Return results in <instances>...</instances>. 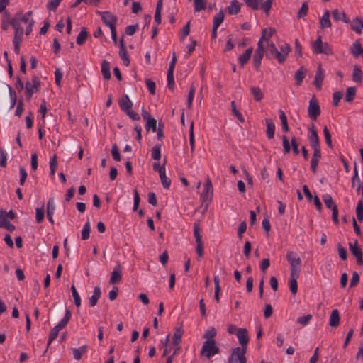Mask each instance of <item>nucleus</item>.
<instances>
[{"label":"nucleus","instance_id":"obj_1","mask_svg":"<svg viewBox=\"0 0 363 363\" xmlns=\"http://www.w3.org/2000/svg\"><path fill=\"white\" fill-rule=\"evenodd\" d=\"M70 318L71 312L69 309L66 308L64 318L51 330L49 334L47 347H49L51 342L57 337L59 331L66 327Z\"/></svg>","mask_w":363,"mask_h":363},{"label":"nucleus","instance_id":"obj_2","mask_svg":"<svg viewBox=\"0 0 363 363\" xmlns=\"http://www.w3.org/2000/svg\"><path fill=\"white\" fill-rule=\"evenodd\" d=\"M311 49L314 54H325L326 55H332L333 51L332 48L328 43H323L322 41L321 35H318L317 39L312 42Z\"/></svg>","mask_w":363,"mask_h":363},{"label":"nucleus","instance_id":"obj_3","mask_svg":"<svg viewBox=\"0 0 363 363\" xmlns=\"http://www.w3.org/2000/svg\"><path fill=\"white\" fill-rule=\"evenodd\" d=\"M245 4L251 8L252 10L257 11L259 9L263 10L266 16L269 15V11L272 6L273 0H243Z\"/></svg>","mask_w":363,"mask_h":363},{"label":"nucleus","instance_id":"obj_4","mask_svg":"<svg viewBox=\"0 0 363 363\" xmlns=\"http://www.w3.org/2000/svg\"><path fill=\"white\" fill-rule=\"evenodd\" d=\"M40 84L41 82L39 78L35 75L32 77L31 81L28 80L26 82L25 94L28 100L31 99L34 92H38L40 91Z\"/></svg>","mask_w":363,"mask_h":363},{"label":"nucleus","instance_id":"obj_5","mask_svg":"<svg viewBox=\"0 0 363 363\" xmlns=\"http://www.w3.org/2000/svg\"><path fill=\"white\" fill-rule=\"evenodd\" d=\"M246 347L240 348V347L233 349L230 356L228 359V363H246L247 358L245 357Z\"/></svg>","mask_w":363,"mask_h":363},{"label":"nucleus","instance_id":"obj_6","mask_svg":"<svg viewBox=\"0 0 363 363\" xmlns=\"http://www.w3.org/2000/svg\"><path fill=\"white\" fill-rule=\"evenodd\" d=\"M219 352V348L216 345L214 340H206L202 346L201 354H204L207 358H211Z\"/></svg>","mask_w":363,"mask_h":363},{"label":"nucleus","instance_id":"obj_7","mask_svg":"<svg viewBox=\"0 0 363 363\" xmlns=\"http://www.w3.org/2000/svg\"><path fill=\"white\" fill-rule=\"evenodd\" d=\"M96 13L101 16L103 23L109 27L110 29L116 27L118 17L110 11H96Z\"/></svg>","mask_w":363,"mask_h":363},{"label":"nucleus","instance_id":"obj_8","mask_svg":"<svg viewBox=\"0 0 363 363\" xmlns=\"http://www.w3.org/2000/svg\"><path fill=\"white\" fill-rule=\"evenodd\" d=\"M213 189L209 178L207 179L204 188L201 194L200 199L203 203L208 204L213 198Z\"/></svg>","mask_w":363,"mask_h":363},{"label":"nucleus","instance_id":"obj_9","mask_svg":"<svg viewBox=\"0 0 363 363\" xmlns=\"http://www.w3.org/2000/svg\"><path fill=\"white\" fill-rule=\"evenodd\" d=\"M286 259L290 264L291 272H297L300 270L301 259L296 252L293 251L288 252Z\"/></svg>","mask_w":363,"mask_h":363},{"label":"nucleus","instance_id":"obj_10","mask_svg":"<svg viewBox=\"0 0 363 363\" xmlns=\"http://www.w3.org/2000/svg\"><path fill=\"white\" fill-rule=\"evenodd\" d=\"M320 108L319 104L315 96H313L309 101V106L308 108V117L315 121L318 116L320 114Z\"/></svg>","mask_w":363,"mask_h":363},{"label":"nucleus","instance_id":"obj_11","mask_svg":"<svg viewBox=\"0 0 363 363\" xmlns=\"http://www.w3.org/2000/svg\"><path fill=\"white\" fill-rule=\"evenodd\" d=\"M291 50L290 46L289 44L285 43L284 45L280 47V50H277L274 54H273V58H276L279 63L282 64L284 63L287 58V56L289 55V53Z\"/></svg>","mask_w":363,"mask_h":363},{"label":"nucleus","instance_id":"obj_12","mask_svg":"<svg viewBox=\"0 0 363 363\" xmlns=\"http://www.w3.org/2000/svg\"><path fill=\"white\" fill-rule=\"evenodd\" d=\"M309 133L308 134V139L311 147L312 148L320 147V139L317 130L313 124L308 128Z\"/></svg>","mask_w":363,"mask_h":363},{"label":"nucleus","instance_id":"obj_13","mask_svg":"<svg viewBox=\"0 0 363 363\" xmlns=\"http://www.w3.org/2000/svg\"><path fill=\"white\" fill-rule=\"evenodd\" d=\"M32 15V11H29L26 12V13L23 14L21 12L16 13L14 16L13 17V26H21V23H29V21H30V16Z\"/></svg>","mask_w":363,"mask_h":363},{"label":"nucleus","instance_id":"obj_14","mask_svg":"<svg viewBox=\"0 0 363 363\" xmlns=\"http://www.w3.org/2000/svg\"><path fill=\"white\" fill-rule=\"evenodd\" d=\"M349 247L351 253L356 257L357 262L359 265L363 264V255L362 251L358 245L357 240H355L354 243H349Z\"/></svg>","mask_w":363,"mask_h":363},{"label":"nucleus","instance_id":"obj_15","mask_svg":"<svg viewBox=\"0 0 363 363\" xmlns=\"http://www.w3.org/2000/svg\"><path fill=\"white\" fill-rule=\"evenodd\" d=\"M119 48H120L119 52H118L119 56H120L121 59L122 60L123 65L125 66H128L130 63V59H129V57H128V52L126 50V48H125V45L123 38H121L119 41Z\"/></svg>","mask_w":363,"mask_h":363},{"label":"nucleus","instance_id":"obj_16","mask_svg":"<svg viewBox=\"0 0 363 363\" xmlns=\"http://www.w3.org/2000/svg\"><path fill=\"white\" fill-rule=\"evenodd\" d=\"M237 337L238 338L239 343L241 345L240 348L245 347L249 342L248 331L245 328H240L237 333Z\"/></svg>","mask_w":363,"mask_h":363},{"label":"nucleus","instance_id":"obj_17","mask_svg":"<svg viewBox=\"0 0 363 363\" xmlns=\"http://www.w3.org/2000/svg\"><path fill=\"white\" fill-rule=\"evenodd\" d=\"M55 210L54 198L50 197L47 203L46 213L48 220L51 224H54L53 214Z\"/></svg>","mask_w":363,"mask_h":363},{"label":"nucleus","instance_id":"obj_18","mask_svg":"<svg viewBox=\"0 0 363 363\" xmlns=\"http://www.w3.org/2000/svg\"><path fill=\"white\" fill-rule=\"evenodd\" d=\"M118 105L124 113L127 111H129L132 108L133 103L130 101L129 96L127 94H125L118 101Z\"/></svg>","mask_w":363,"mask_h":363},{"label":"nucleus","instance_id":"obj_19","mask_svg":"<svg viewBox=\"0 0 363 363\" xmlns=\"http://www.w3.org/2000/svg\"><path fill=\"white\" fill-rule=\"evenodd\" d=\"M298 277L299 274H291L289 279V289L293 296H295L298 291L297 279Z\"/></svg>","mask_w":363,"mask_h":363},{"label":"nucleus","instance_id":"obj_20","mask_svg":"<svg viewBox=\"0 0 363 363\" xmlns=\"http://www.w3.org/2000/svg\"><path fill=\"white\" fill-rule=\"evenodd\" d=\"M252 51L253 48L250 47L245 51V52L242 55L239 56L238 63L241 67H243L247 63V62L249 61L252 56Z\"/></svg>","mask_w":363,"mask_h":363},{"label":"nucleus","instance_id":"obj_21","mask_svg":"<svg viewBox=\"0 0 363 363\" xmlns=\"http://www.w3.org/2000/svg\"><path fill=\"white\" fill-rule=\"evenodd\" d=\"M350 53H352L354 57L362 56L363 57V48L360 43L359 40H355L352 47L350 48Z\"/></svg>","mask_w":363,"mask_h":363},{"label":"nucleus","instance_id":"obj_22","mask_svg":"<svg viewBox=\"0 0 363 363\" xmlns=\"http://www.w3.org/2000/svg\"><path fill=\"white\" fill-rule=\"evenodd\" d=\"M340 320L339 311L337 309H333L330 316V326L336 328L339 325Z\"/></svg>","mask_w":363,"mask_h":363},{"label":"nucleus","instance_id":"obj_23","mask_svg":"<svg viewBox=\"0 0 363 363\" xmlns=\"http://www.w3.org/2000/svg\"><path fill=\"white\" fill-rule=\"evenodd\" d=\"M332 16L335 21H342L345 23H349L350 18L346 16L345 12L338 9L332 11Z\"/></svg>","mask_w":363,"mask_h":363},{"label":"nucleus","instance_id":"obj_24","mask_svg":"<svg viewBox=\"0 0 363 363\" xmlns=\"http://www.w3.org/2000/svg\"><path fill=\"white\" fill-rule=\"evenodd\" d=\"M101 68L103 77L106 80H109L111 77L109 62L106 60H103L101 62Z\"/></svg>","mask_w":363,"mask_h":363},{"label":"nucleus","instance_id":"obj_25","mask_svg":"<svg viewBox=\"0 0 363 363\" xmlns=\"http://www.w3.org/2000/svg\"><path fill=\"white\" fill-rule=\"evenodd\" d=\"M351 29L357 34H361L363 31V21L360 18H356L350 25Z\"/></svg>","mask_w":363,"mask_h":363},{"label":"nucleus","instance_id":"obj_26","mask_svg":"<svg viewBox=\"0 0 363 363\" xmlns=\"http://www.w3.org/2000/svg\"><path fill=\"white\" fill-rule=\"evenodd\" d=\"M184 333V330L182 326L177 327L174 328V335H173V345L174 346H179L181 341L182 337Z\"/></svg>","mask_w":363,"mask_h":363},{"label":"nucleus","instance_id":"obj_27","mask_svg":"<svg viewBox=\"0 0 363 363\" xmlns=\"http://www.w3.org/2000/svg\"><path fill=\"white\" fill-rule=\"evenodd\" d=\"M265 121L267 125L266 135L269 139H272L274 137L275 125L272 119L267 118Z\"/></svg>","mask_w":363,"mask_h":363},{"label":"nucleus","instance_id":"obj_28","mask_svg":"<svg viewBox=\"0 0 363 363\" xmlns=\"http://www.w3.org/2000/svg\"><path fill=\"white\" fill-rule=\"evenodd\" d=\"M323 71L321 69L320 67H319L316 71L315 76V80H314V85L316 88L318 89H320L322 87V84L323 82Z\"/></svg>","mask_w":363,"mask_h":363},{"label":"nucleus","instance_id":"obj_29","mask_svg":"<svg viewBox=\"0 0 363 363\" xmlns=\"http://www.w3.org/2000/svg\"><path fill=\"white\" fill-rule=\"evenodd\" d=\"M228 13L230 15H236L240 11V4L237 0H233L227 8Z\"/></svg>","mask_w":363,"mask_h":363},{"label":"nucleus","instance_id":"obj_30","mask_svg":"<svg viewBox=\"0 0 363 363\" xmlns=\"http://www.w3.org/2000/svg\"><path fill=\"white\" fill-rule=\"evenodd\" d=\"M306 70L303 67H301L295 73L294 79L297 86H300L306 76Z\"/></svg>","mask_w":363,"mask_h":363},{"label":"nucleus","instance_id":"obj_31","mask_svg":"<svg viewBox=\"0 0 363 363\" xmlns=\"http://www.w3.org/2000/svg\"><path fill=\"white\" fill-rule=\"evenodd\" d=\"M100 296H101L100 287L96 286L94 289L92 296L89 298V306L91 307L95 306L96 305Z\"/></svg>","mask_w":363,"mask_h":363},{"label":"nucleus","instance_id":"obj_32","mask_svg":"<svg viewBox=\"0 0 363 363\" xmlns=\"http://www.w3.org/2000/svg\"><path fill=\"white\" fill-rule=\"evenodd\" d=\"M279 118L281 122L282 130L284 133H286L289 131V127L288 125L286 116L284 111L281 109L279 110Z\"/></svg>","mask_w":363,"mask_h":363},{"label":"nucleus","instance_id":"obj_33","mask_svg":"<svg viewBox=\"0 0 363 363\" xmlns=\"http://www.w3.org/2000/svg\"><path fill=\"white\" fill-rule=\"evenodd\" d=\"M89 36V32L86 28H82L79 35L77 37L76 43L79 45H82Z\"/></svg>","mask_w":363,"mask_h":363},{"label":"nucleus","instance_id":"obj_34","mask_svg":"<svg viewBox=\"0 0 363 363\" xmlns=\"http://www.w3.org/2000/svg\"><path fill=\"white\" fill-rule=\"evenodd\" d=\"M13 18H10L9 14L6 11L4 14V16L2 18L1 21V28L4 30H6L9 26H11L13 27Z\"/></svg>","mask_w":363,"mask_h":363},{"label":"nucleus","instance_id":"obj_35","mask_svg":"<svg viewBox=\"0 0 363 363\" xmlns=\"http://www.w3.org/2000/svg\"><path fill=\"white\" fill-rule=\"evenodd\" d=\"M275 44L272 41H267L266 48V57L267 59H272L273 54L277 50Z\"/></svg>","mask_w":363,"mask_h":363},{"label":"nucleus","instance_id":"obj_36","mask_svg":"<svg viewBox=\"0 0 363 363\" xmlns=\"http://www.w3.org/2000/svg\"><path fill=\"white\" fill-rule=\"evenodd\" d=\"M87 345H83L79 348L72 349L73 357L76 360H79L82 358V354L86 352Z\"/></svg>","mask_w":363,"mask_h":363},{"label":"nucleus","instance_id":"obj_37","mask_svg":"<svg viewBox=\"0 0 363 363\" xmlns=\"http://www.w3.org/2000/svg\"><path fill=\"white\" fill-rule=\"evenodd\" d=\"M320 23L323 28H330L331 22L330 21V13L328 11H325L323 16L320 19Z\"/></svg>","mask_w":363,"mask_h":363},{"label":"nucleus","instance_id":"obj_38","mask_svg":"<svg viewBox=\"0 0 363 363\" xmlns=\"http://www.w3.org/2000/svg\"><path fill=\"white\" fill-rule=\"evenodd\" d=\"M161 143H157L152 149V158L154 160L159 161L161 158Z\"/></svg>","mask_w":363,"mask_h":363},{"label":"nucleus","instance_id":"obj_39","mask_svg":"<svg viewBox=\"0 0 363 363\" xmlns=\"http://www.w3.org/2000/svg\"><path fill=\"white\" fill-rule=\"evenodd\" d=\"M356 92H357V89L355 87H354V86L348 87L346 89L345 101L348 103L352 102L355 97Z\"/></svg>","mask_w":363,"mask_h":363},{"label":"nucleus","instance_id":"obj_40","mask_svg":"<svg viewBox=\"0 0 363 363\" xmlns=\"http://www.w3.org/2000/svg\"><path fill=\"white\" fill-rule=\"evenodd\" d=\"M362 72L358 65H354L353 67L352 80L355 82H362Z\"/></svg>","mask_w":363,"mask_h":363},{"label":"nucleus","instance_id":"obj_41","mask_svg":"<svg viewBox=\"0 0 363 363\" xmlns=\"http://www.w3.org/2000/svg\"><path fill=\"white\" fill-rule=\"evenodd\" d=\"M224 13L220 10L213 18V27L218 28L224 21Z\"/></svg>","mask_w":363,"mask_h":363},{"label":"nucleus","instance_id":"obj_42","mask_svg":"<svg viewBox=\"0 0 363 363\" xmlns=\"http://www.w3.org/2000/svg\"><path fill=\"white\" fill-rule=\"evenodd\" d=\"M250 91L256 101H259L262 99L263 93L259 87L253 86L250 89Z\"/></svg>","mask_w":363,"mask_h":363},{"label":"nucleus","instance_id":"obj_43","mask_svg":"<svg viewBox=\"0 0 363 363\" xmlns=\"http://www.w3.org/2000/svg\"><path fill=\"white\" fill-rule=\"evenodd\" d=\"M163 187L168 189L171 185V180L166 175V170L159 174Z\"/></svg>","mask_w":363,"mask_h":363},{"label":"nucleus","instance_id":"obj_44","mask_svg":"<svg viewBox=\"0 0 363 363\" xmlns=\"http://www.w3.org/2000/svg\"><path fill=\"white\" fill-rule=\"evenodd\" d=\"M201 228L199 222L194 224V235L196 238V242H202V236L201 235Z\"/></svg>","mask_w":363,"mask_h":363},{"label":"nucleus","instance_id":"obj_45","mask_svg":"<svg viewBox=\"0 0 363 363\" xmlns=\"http://www.w3.org/2000/svg\"><path fill=\"white\" fill-rule=\"evenodd\" d=\"M194 11L199 12L204 10L206 6V0H194Z\"/></svg>","mask_w":363,"mask_h":363},{"label":"nucleus","instance_id":"obj_46","mask_svg":"<svg viewBox=\"0 0 363 363\" xmlns=\"http://www.w3.org/2000/svg\"><path fill=\"white\" fill-rule=\"evenodd\" d=\"M91 231L90 223L88 220L83 226L82 230V240H86L89 238V234Z\"/></svg>","mask_w":363,"mask_h":363},{"label":"nucleus","instance_id":"obj_47","mask_svg":"<svg viewBox=\"0 0 363 363\" xmlns=\"http://www.w3.org/2000/svg\"><path fill=\"white\" fill-rule=\"evenodd\" d=\"M356 215L357 220L359 222L363 221V202L362 200H359L357 202V207H356Z\"/></svg>","mask_w":363,"mask_h":363},{"label":"nucleus","instance_id":"obj_48","mask_svg":"<svg viewBox=\"0 0 363 363\" xmlns=\"http://www.w3.org/2000/svg\"><path fill=\"white\" fill-rule=\"evenodd\" d=\"M45 210L44 205L40 208H36L35 209V219L38 223H40L44 219Z\"/></svg>","mask_w":363,"mask_h":363},{"label":"nucleus","instance_id":"obj_49","mask_svg":"<svg viewBox=\"0 0 363 363\" xmlns=\"http://www.w3.org/2000/svg\"><path fill=\"white\" fill-rule=\"evenodd\" d=\"M323 201L328 208L333 209L335 204L333 203V200L330 194H324L323 196Z\"/></svg>","mask_w":363,"mask_h":363},{"label":"nucleus","instance_id":"obj_50","mask_svg":"<svg viewBox=\"0 0 363 363\" xmlns=\"http://www.w3.org/2000/svg\"><path fill=\"white\" fill-rule=\"evenodd\" d=\"M189 144L191 146V152H194V144H195V138H194V123L191 122L190 128H189Z\"/></svg>","mask_w":363,"mask_h":363},{"label":"nucleus","instance_id":"obj_51","mask_svg":"<svg viewBox=\"0 0 363 363\" xmlns=\"http://www.w3.org/2000/svg\"><path fill=\"white\" fill-rule=\"evenodd\" d=\"M274 33H275V30L272 28H264L262 31L261 38H262V39H264L265 40H268L271 37H272V35L274 34Z\"/></svg>","mask_w":363,"mask_h":363},{"label":"nucleus","instance_id":"obj_52","mask_svg":"<svg viewBox=\"0 0 363 363\" xmlns=\"http://www.w3.org/2000/svg\"><path fill=\"white\" fill-rule=\"evenodd\" d=\"M62 1V0H49L46 4L47 9L52 11H55Z\"/></svg>","mask_w":363,"mask_h":363},{"label":"nucleus","instance_id":"obj_53","mask_svg":"<svg viewBox=\"0 0 363 363\" xmlns=\"http://www.w3.org/2000/svg\"><path fill=\"white\" fill-rule=\"evenodd\" d=\"M230 106H231V108H232V111H233V115L240 122H242V123L244 122V121H245L244 117L242 116V113L237 110L235 102L234 101L231 102Z\"/></svg>","mask_w":363,"mask_h":363},{"label":"nucleus","instance_id":"obj_54","mask_svg":"<svg viewBox=\"0 0 363 363\" xmlns=\"http://www.w3.org/2000/svg\"><path fill=\"white\" fill-rule=\"evenodd\" d=\"M71 291L72 293V296H73L74 303H75L76 306L79 307L81 306V298H80V296H79L78 292L77 291V289H76L74 285H72L71 286Z\"/></svg>","mask_w":363,"mask_h":363},{"label":"nucleus","instance_id":"obj_55","mask_svg":"<svg viewBox=\"0 0 363 363\" xmlns=\"http://www.w3.org/2000/svg\"><path fill=\"white\" fill-rule=\"evenodd\" d=\"M195 92H196V88L194 84H191V86H190L188 98H187V105H188L189 108H191L192 106V101H193V99L194 97Z\"/></svg>","mask_w":363,"mask_h":363},{"label":"nucleus","instance_id":"obj_56","mask_svg":"<svg viewBox=\"0 0 363 363\" xmlns=\"http://www.w3.org/2000/svg\"><path fill=\"white\" fill-rule=\"evenodd\" d=\"M312 315L311 314H308L306 315H303V316H300L297 318V323L300 325H306L308 324V323L310 322V320L312 319Z\"/></svg>","mask_w":363,"mask_h":363},{"label":"nucleus","instance_id":"obj_57","mask_svg":"<svg viewBox=\"0 0 363 363\" xmlns=\"http://www.w3.org/2000/svg\"><path fill=\"white\" fill-rule=\"evenodd\" d=\"M146 130L152 129L153 132L157 130V121L154 118H152L147 121H146L145 124Z\"/></svg>","mask_w":363,"mask_h":363},{"label":"nucleus","instance_id":"obj_58","mask_svg":"<svg viewBox=\"0 0 363 363\" xmlns=\"http://www.w3.org/2000/svg\"><path fill=\"white\" fill-rule=\"evenodd\" d=\"M283 147L284 154H289L291 151V145H290L289 140L285 135L282 137Z\"/></svg>","mask_w":363,"mask_h":363},{"label":"nucleus","instance_id":"obj_59","mask_svg":"<svg viewBox=\"0 0 363 363\" xmlns=\"http://www.w3.org/2000/svg\"><path fill=\"white\" fill-rule=\"evenodd\" d=\"M167 162V160L166 158L164 159V162L162 164V165H160V163L157 162H154L153 165H152V167H153V170L155 172H157L159 174H160L161 172L165 171V164Z\"/></svg>","mask_w":363,"mask_h":363},{"label":"nucleus","instance_id":"obj_60","mask_svg":"<svg viewBox=\"0 0 363 363\" xmlns=\"http://www.w3.org/2000/svg\"><path fill=\"white\" fill-rule=\"evenodd\" d=\"M13 28L15 30L13 38L23 39V28L19 25H17L16 26H13Z\"/></svg>","mask_w":363,"mask_h":363},{"label":"nucleus","instance_id":"obj_61","mask_svg":"<svg viewBox=\"0 0 363 363\" xmlns=\"http://www.w3.org/2000/svg\"><path fill=\"white\" fill-rule=\"evenodd\" d=\"M323 134H324L326 144L328 145V146L329 147L331 148L333 147L331 135H330V131L328 130L327 126H325L323 128Z\"/></svg>","mask_w":363,"mask_h":363},{"label":"nucleus","instance_id":"obj_62","mask_svg":"<svg viewBox=\"0 0 363 363\" xmlns=\"http://www.w3.org/2000/svg\"><path fill=\"white\" fill-rule=\"evenodd\" d=\"M308 11V6L307 3L304 2L302 4L301 9L298 12V18H303L307 15Z\"/></svg>","mask_w":363,"mask_h":363},{"label":"nucleus","instance_id":"obj_63","mask_svg":"<svg viewBox=\"0 0 363 363\" xmlns=\"http://www.w3.org/2000/svg\"><path fill=\"white\" fill-rule=\"evenodd\" d=\"M19 173H20V180H19V183L21 186L24 185L25 184V182L26 180V178H27V172L26 170V169L23 167H20L19 168Z\"/></svg>","mask_w":363,"mask_h":363},{"label":"nucleus","instance_id":"obj_64","mask_svg":"<svg viewBox=\"0 0 363 363\" xmlns=\"http://www.w3.org/2000/svg\"><path fill=\"white\" fill-rule=\"evenodd\" d=\"M111 155L115 161L119 162L121 160V155L116 144L112 145Z\"/></svg>","mask_w":363,"mask_h":363}]
</instances>
